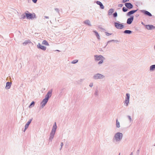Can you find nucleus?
<instances>
[{
    "mask_svg": "<svg viewBox=\"0 0 155 155\" xmlns=\"http://www.w3.org/2000/svg\"><path fill=\"white\" fill-rule=\"evenodd\" d=\"M123 136L122 133L119 132L116 133L113 138V141L115 143H119L122 140Z\"/></svg>",
    "mask_w": 155,
    "mask_h": 155,
    "instance_id": "nucleus-1",
    "label": "nucleus"
},
{
    "mask_svg": "<svg viewBox=\"0 0 155 155\" xmlns=\"http://www.w3.org/2000/svg\"><path fill=\"white\" fill-rule=\"evenodd\" d=\"M94 60L96 61H99L98 63V65H100L103 63L104 60L105 58L101 55H94Z\"/></svg>",
    "mask_w": 155,
    "mask_h": 155,
    "instance_id": "nucleus-2",
    "label": "nucleus"
},
{
    "mask_svg": "<svg viewBox=\"0 0 155 155\" xmlns=\"http://www.w3.org/2000/svg\"><path fill=\"white\" fill-rule=\"evenodd\" d=\"M57 127L56 123L55 122L53 126L52 129L50 134V136L49 138L50 140H52V138H53L56 129H57Z\"/></svg>",
    "mask_w": 155,
    "mask_h": 155,
    "instance_id": "nucleus-3",
    "label": "nucleus"
},
{
    "mask_svg": "<svg viewBox=\"0 0 155 155\" xmlns=\"http://www.w3.org/2000/svg\"><path fill=\"white\" fill-rule=\"evenodd\" d=\"M104 78V75L99 73L95 74L93 76V78L95 80L103 79Z\"/></svg>",
    "mask_w": 155,
    "mask_h": 155,
    "instance_id": "nucleus-4",
    "label": "nucleus"
},
{
    "mask_svg": "<svg viewBox=\"0 0 155 155\" xmlns=\"http://www.w3.org/2000/svg\"><path fill=\"white\" fill-rule=\"evenodd\" d=\"M25 16L27 19H33L36 18V15L34 13H25Z\"/></svg>",
    "mask_w": 155,
    "mask_h": 155,
    "instance_id": "nucleus-5",
    "label": "nucleus"
},
{
    "mask_svg": "<svg viewBox=\"0 0 155 155\" xmlns=\"http://www.w3.org/2000/svg\"><path fill=\"white\" fill-rule=\"evenodd\" d=\"M130 94L128 93L126 94V97L125 98L124 104L126 106H127L130 100Z\"/></svg>",
    "mask_w": 155,
    "mask_h": 155,
    "instance_id": "nucleus-6",
    "label": "nucleus"
},
{
    "mask_svg": "<svg viewBox=\"0 0 155 155\" xmlns=\"http://www.w3.org/2000/svg\"><path fill=\"white\" fill-rule=\"evenodd\" d=\"M114 25L115 27L117 29H122L124 27V25L117 22L114 23Z\"/></svg>",
    "mask_w": 155,
    "mask_h": 155,
    "instance_id": "nucleus-7",
    "label": "nucleus"
},
{
    "mask_svg": "<svg viewBox=\"0 0 155 155\" xmlns=\"http://www.w3.org/2000/svg\"><path fill=\"white\" fill-rule=\"evenodd\" d=\"M133 19L134 16H131L130 18H128L127 19V23L128 24H131L133 21Z\"/></svg>",
    "mask_w": 155,
    "mask_h": 155,
    "instance_id": "nucleus-8",
    "label": "nucleus"
},
{
    "mask_svg": "<svg viewBox=\"0 0 155 155\" xmlns=\"http://www.w3.org/2000/svg\"><path fill=\"white\" fill-rule=\"evenodd\" d=\"M125 5L127 8L129 9H131L133 7V5L130 3H126L125 4Z\"/></svg>",
    "mask_w": 155,
    "mask_h": 155,
    "instance_id": "nucleus-9",
    "label": "nucleus"
},
{
    "mask_svg": "<svg viewBox=\"0 0 155 155\" xmlns=\"http://www.w3.org/2000/svg\"><path fill=\"white\" fill-rule=\"evenodd\" d=\"M146 28L148 30H151L155 28V27L152 25H147L146 26Z\"/></svg>",
    "mask_w": 155,
    "mask_h": 155,
    "instance_id": "nucleus-10",
    "label": "nucleus"
},
{
    "mask_svg": "<svg viewBox=\"0 0 155 155\" xmlns=\"http://www.w3.org/2000/svg\"><path fill=\"white\" fill-rule=\"evenodd\" d=\"M48 100L47 98H45L43 100L41 103V104H42V107H43L46 104L48 101Z\"/></svg>",
    "mask_w": 155,
    "mask_h": 155,
    "instance_id": "nucleus-11",
    "label": "nucleus"
},
{
    "mask_svg": "<svg viewBox=\"0 0 155 155\" xmlns=\"http://www.w3.org/2000/svg\"><path fill=\"white\" fill-rule=\"evenodd\" d=\"M37 47L38 48H39L42 50H45L46 49V47L44 46H42L41 45L40 43H39L37 45Z\"/></svg>",
    "mask_w": 155,
    "mask_h": 155,
    "instance_id": "nucleus-12",
    "label": "nucleus"
},
{
    "mask_svg": "<svg viewBox=\"0 0 155 155\" xmlns=\"http://www.w3.org/2000/svg\"><path fill=\"white\" fill-rule=\"evenodd\" d=\"M52 92V91L51 90L50 91H49L46 94L45 98H47L48 100L49 98L51 96Z\"/></svg>",
    "mask_w": 155,
    "mask_h": 155,
    "instance_id": "nucleus-13",
    "label": "nucleus"
},
{
    "mask_svg": "<svg viewBox=\"0 0 155 155\" xmlns=\"http://www.w3.org/2000/svg\"><path fill=\"white\" fill-rule=\"evenodd\" d=\"M96 3L100 5V8L102 9H104V7L103 5V4L100 1H97L96 2Z\"/></svg>",
    "mask_w": 155,
    "mask_h": 155,
    "instance_id": "nucleus-14",
    "label": "nucleus"
},
{
    "mask_svg": "<svg viewBox=\"0 0 155 155\" xmlns=\"http://www.w3.org/2000/svg\"><path fill=\"white\" fill-rule=\"evenodd\" d=\"M137 10H133L130 11L129 12H128L127 13V16H130L131 15H132L134 13L136 12Z\"/></svg>",
    "mask_w": 155,
    "mask_h": 155,
    "instance_id": "nucleus-15",
    "label": "nucleus"
},
{
    "mask_svg": "<svg viewBox=\"0 0 155 155\" xmlns=\"http://www.w3.org/2000/svg\"><path fill=\"white\" fill-rule=\"evenodd\" d=\"M84 23L86 25H88L91 26V23L90 21L89 20H87L84 21Z\"/></svg>",
    "mask_w": 155,
    "mask_h": 155,
    "instance_id": "nucleus-16",
    "label": "nucleus"
},
{
    "mask_svg": "<svg viewBox=\"0 0 155 155\" xmlns=\"http://www.w3.org/2000/svg\"><path fill=\"white\" fill-rule=\"evenodd\" d=\"M31 120H29V121H28L27 123L25 125V129L24 131H25V130H26L28 128L29 125L31 123Z\"/></svg>",
    "mask_w": 155,
    "mask_h": 155,
    "instance_id": "nucleus-17",
    "label": "nucleus"
},
{
    "mask_svg": "<svg viewBox=\"0 0 155 155\" xmlns=\"http://www.w3.org/2000/svg\"><path fill=\"white\" fill-rule=\"evenodd\" d=\"M143 12L145 14L149 16H152L151 14L147 11L144 10Z\"/></svg>",
    "mask_w": 155,
    "mask_h": 155,
    "instance_id": "nucleus-18",
    "label": "nucleus"
},
{
    "mask_svg": "<svg viewBox=\"0 0 155 155\" xmlns=\"http://www.w3.org/2000/svg\"><path fill=\"white\" fill-rule=\"evenodd\" d=\"M11 86V83L10 82H8L6 83V88L8 89H9Z\"/></svg>",
    "mask_w": 155,
    "mask_h": 155,
    "instance_id": "nucleus-19",
    "label": "nucleus"
},
{
    "mask_svg": "<svg viewBox=\"0 0 155 155\" xmlns=\"http://www.w3.org/2000/svg\"><path fill=\"white\" fill-rule=\"evenodd\" d=\"M155 70V64L151 65L150 67V71H153Z\"/></svg>",
    "mask_w": 155,
    "mask_h": 155,
    "instance_id": "nucleus-20",
    "label": "nucleus"
},
{
    "mask_svg": "<svg viewBox=\"0 0 155 155\" xmlns=\"http://www.w3.org/2000/svg\"><path fill=\"white\" fill-rule=\"evenodd\" d=\"M93 32H94L95 33V35L97 39L99 40L100 39V36L98 33L95 31H94Z\"/></svg>",
    "mask_w": 155,
    "mask_h": 155,
    "instance_id": "nucleus-21",
    "label": "nucleus"
},
{
    "mask_svg": "<svg viewBox=\"0 0 155 155\" xmlns=\"http://www.w3.org/2000/svg\"><path fill=\"white\" fill-rule=\"evenodd\" d=\"M114 10L113 8H110L108 11V14L109 15H112L113 12H114Z\"/></svg>",
    "mask_w": 155,
    "mask_h": 155,
    "instance_id": "nucleus-22",
    "label": "nucleus"
},
{
    "mask_svg": "<svg viewBox=\"0 0 155 155\" xmlns=\"http://www.w3.org/2000/svg\"><path fill=\"white\" fill-rule=\"evenodd\" d=\"M132 31L130 30H125L124 32L125 34H130L132 33Z\"/></svg>",
    "mask_w": 155,
    "mask_h": 155,
    "instance_id": "nucleus-23",
    "label": "nucleus"
},
{
    "mask_svg": "<svg viewBox=\"0 0 155 155\" xmlns=\"http://www.w3.org/2000/svg\"><path fill=\"white\" fill-rule=\"evenodd\" d=\"M42 44L44 45H45L46 46H49V44L48 42L46 41L45 40H44L43 41Z\"/></svg>",
    "mask_w": 155,
    "mask_h": 155,
    "instance_id": "nucleus-24",
    "label": "nucleus"
},
{
    "mask_svg": "<svg viewBox=\"0 0 155 155\" xmlns=\"http://www.w3.org/2000/svg\"><path fill=\"white\" fill-rule=\"evenodd\" d=\"M116 126L117 128H119L120 127V123L117 119L116 120Z\"/></svg>",
    "mask_w": 155,
    "mask_h": 155,
    "instance_id": "nucleus-25",
    "label": "nucleus"
},
{
    "mask_svg": "<svg viewBox=\"0 0 155 155\" xmlns=\"http://www.w3.org/2000/svg\"><path fill=\"white\" fill-rule=\"evenodd\" d=\"M35 105V102L33 101L31 104L29 105V107L30 108H31L32 107L34 106Z\"/></svg>",
    "mask_w": 155,
    "mask_h": 155,
    "instance_id": "nucleus-26",
    "label": "nucleus"
},
{
    "mask_svg": "<svg viewBox=\"0 0 155 155\" xmlns=\"http://www.w3.org/2000/svg\"><path fill=\"white\" fill-rule=\"evenodd\" d=\"M31 42L29 40H27V41H25L23 43V44L24 45H26V44H27L28 43H30Z\"/></svg>",
    "mask_w": 155,
    "mask_h": 155,
    "instance_id": "nucleus-27",
    "label": "nucleus"
},
{
    "mask_svg": "<svg viewBox=\"0 0 155 155\" xmlns=\"http://www.w3.org/2000/svg\"><path fill=\"white\" fill-rule=\"evenodd\" d=\"M94 95L95 96H97L98 95V90L97 89L95 90Z\"/></svg>",
    "mask_w": 155,
    "mask_h": 155,
    "instance_id": "nucleus-28",
    "label": "nucleus"
},
{
    "mask_svg": "<svg viewBox=\"0 0 155 155\" xmlns=\"http://www.w3.org/2000/svg\"><path fill=\"white\" fill-rule=\"evenodd\" d=\"M78 60H73V61H72L71 62V63L72 64H75V63H77V62H78Z\"/></svg>",
    "mask_w": 155,
    "mask_h": 155,
    "instance_id": "nucleus-29",
    "label": "nucleus"
},
{
    "mask_svg": "<svg viewBox=\"0 0 155 155\" xmlns=\"http://www.w3.org/2000/svg\"><path fill=\"white\" fill-rule=\"evenodd\" d=\"M122 10L124 12H126L127 11V9L125 7H123Z\"/></svg>",
    "mask_w": 155,
    "mask_h": 155,
    "instance_id": "nucleus-30",
    "label": "nucleus"
},
{
    "mask_svg": "<svg viewBox=\"0 0 155 155\" xmlns=\"http://www.w3.org/2000/svg\"><path fill=\"white\" fill-rule=\"evenodd\" d=\"M112 41L118 42V41L117 40H110V41H108L107 42V43H109L110 42H112Z\"/></svg>",
    "mask_w": 155,
    "mask_h": 155,
    "instance_id": "nucleus-31",
    "label": "nucleus"
},
{
    "mask_svg": "<svg viewBox=\"0 0 155 155\" xmlns=\"http://www.w3.org/2000/svg\"><path fill=\"white\" fill-rule=\"evenodd\" d=\"M117 12H115L113 14V15L114 17H116L117 16Z\"/></svg>",
    "mask_w": 155,
    "mask_h": 155,
    "instance_id": "nucleus-32",
    "label": "nucleus"
},
{
    "mask_svg": "<svg viewBox=\"0 0 155 155\" xmlns=\"http://www.w3.org/2000/svg\"><path fill=\"white\" fill-rule=\"evenodd\" d=\"M127 117L129 119V120L130 121V122H131L132 121V119H131L130 116H127Z\"/></svg>",
    "mask_w": 155,
    "mask_h": 155,
    "instance_id": "nucleus-33",
    "label": "nucleus"
},
{
    "mask_svg": "<svg viewBox=\"0 0 155 155\" xmlns=\"http://www.w3.org/2000/svg\"><path fill=\"white\" fill-rule=\"evenodd\" d=\"M140 153V150H137L136 152V153L137 154V155H139Z\"/></svg>",
    "mask_w": 155,
    "mask_h": 155,
    "instance_id": "nucleus-34",
    "label": "nucleus"
},
{
    "mask_svg": "<svg viewBox=\"0 0 155 155\" xmlns=\"http://www.w3.org/2000/svg\"><path fill=\"white\" fill-rule=\"evenodd\" d=\"M106 35H107V36H109V35H111V34L109 33H107V32H106Z\"/></svg>",
    "mask_w": 155,
    "mask_h": 155,
    "instance_id": "nucleus-35",
    "label": "nucleus"
},
{
    "mask_svg": "<svg viewBox=\"0 0 155 155\" xmlns=\"http://www.w3.org/2000/svg\"><path fill=\"white\" fill-rule=\"evenodd\" d=\"M93 86V83H91L89 84V86L91 87H92Z\"/></svg>",
    "mask_w": 155,
    "mask_h": 155,
    "instance_id": "nucleus-36",
    "label": "nucleus"
},
{
    "mask_svg": "<svg viewBox=\"0 0 155 155\" xmlns=\"http://www.w3.org/2000/svg\"><path fill=\"white\" fill-rule=\"evenodd\" d=\"M129 0H123V3H125L127 2H128Z\"/></svg>",
    "mask_w": 155,
    "mask_h": 155,
    "instance_id": "nucleus-37",
    "label": "nucleus"
},
{
    "mask_svg": "<svg viewBox=\"0 0 155 155\" xmlns=\"http://www.w3.org/2000/svg\"><path fill=\"white\" fill-rule=\"evenodd\" d=\"M37 0H32L33 2H34L35 3H36L37 1Z\"/></svg>",
    "mask_w": 155,
    "mask_h": 155,
    "instance_id": "nucleus-38",
    "label": "nucleus"
},
{
    "mask_svg": "<svg viewBox=\"0 0 155 155\" xmlns=\"http://www.w3.org/2000/svg\"><path fill=\"white\" fill-rule=\"evenodd\" d=\"M123 5V4H119L118 5V7H122Z\"/></svg>",
    "mask_w": 155,
    "mask_h": 155,
    "instance_id": "nucleus-39",
    "label": "nucleus"
},
{
    "mask_svg": "<svg viewBox=\"0 0 155 155\" xmlns=\"http://www.w3.org/2000/svg\"><path fill=\"white\" fill-rule=\"evenodd\" d=\"M25 16H25V15H22V18H23V19H24V18H25Z\"/></svg>",
    "mask_w": 155,
    "mask_h": 155,
    "instance_id": "nucleus-40",
    "label": "nucleus"
},
{
    "mask_svg": "<svg viewBox=\"0 0 155 155\" xmlns=\"http://www.w3.org/2000/svg\"><path fill=\"white\" fill-rule=\"evenodd\" d=\"M63 143H61V147H62V146H63Z\"/></svg>",
    "mask_w": 155,
    "mask_h": 155,
    "instance_id": "nucleus-41",
    "label": "nucleus"
},
{
    "mask_svg": "<svg viewBox=\"0 0 155 155\" xmlns=\"http://www.w3.org/2000/svg\"><path fill=\"white\" fill-rule=\"evenodd\" d=\"M130 155H133V153L132 152L130 154Z\"/></svg>",
    "mask_w": 155,
    "mask_h": 155,
    "instance_id": "nucleus-42",
    "label": "nucleus"
},
{
    "mask_svg": "<svg viewBox=\"0 0 155 155\" xmlns=\"http://www.w3.org/2000/svg\"><path fill=\"white\" fill-rule=\"evenodd\" d=\"M57 11H58V9H57V8H56V9H55Z\"/></svg>",
    "mask_w": 155,
    "mask_h": 155,
    "instance_id": "nucleus-43",
    "label": "nucleus"
},
{
    "mask_svg": "<svg viewBox=\"0 0 155 155\" xmlns=\"http://www.w3.org/2000/svg\"><path fill=\"white\" fill-rule=\"evenodd\" d=\"M45 17L46 18H48V17Z\"/></svg>",
    "mask_w": 155,
    "mask_h": 155,
    "instance_id": "nucleus-44",
    "label": "nucleus"
},
{
    "mask_svg": "<svg viewBox=\"0 0 155 155\" xmlns=\"http://www.w3.org/2000/svg\"><path fill=\"white\" fill-rule=\"evenodd\" d=\"M107 45L104 47V48H105L106 47V46H107Z\"/></svg>",
    "mask_w": 155,
    "mask_h": 155,
    "instance_id": "nucleus-45",
    "label": "nucleus"
},
{
    "mask_svg": "<svg viewBox=\"0 0 155 155\" xmlns=\"http://www.w3.org/2000/svg\"><path fill=\"white\" fill-rule=\"evenodd\" d=\"M120 153H119V155H120Z\"/></svg>",
    "mask_w": 155,
    "mask_h": 155,
    "instance_id": "nucleus-46",
    "label": "nucleus"
},
{
    "mask_svg": "<svg viewBox=\"0 0 155 155\" xmlns=\"http://www.w3.org/2000/svg\"><path fill=\"white\" fill-rule=\"evenodd\" d=\"M154 146H155V145H154Z\"/></svg>",
    "mask_w": 155,
    "mask_h": 155,
    "instance_id": "nucleus-47",
    "label": "nucleus"
}]
</instances>
